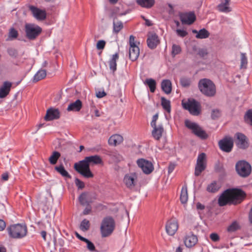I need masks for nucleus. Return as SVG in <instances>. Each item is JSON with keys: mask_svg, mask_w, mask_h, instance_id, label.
Instances as JSON below:
<instances>
[{"mask_svg": "<svg viewBox=\"0 0 252 252\" xmlns=\"http://www.w3.org/2000/svg\"><path fill=\"white\" fill-rule=\"evenodd\" d=\"M245 196L246 193L242 189H227L220 196L218 204L220 206H223L227 204L236 205L241 203Z\"/></svg>", "mask_w": 252, "mask_h": 252, "instance_id": "obj_1", "label": "nucleus"}, {"mask_svg": "<svg viewBox=\"0 0 252 252\" xmlns=\"http://www.w3.org/2000/svg\"><path fill=\"white\" fill-rule=\"evenodd\" d=\"M102 159L99 156L95 155L86 157L84 159L76 162L74 165L75 170L86 178H93L94 174L90 168V163L99 164Z\"/></svg>", "mask_w": 252, "mask_h": 252, "instance_id": "obj_2", "label": "nucleus"}, {"mask_svg": "<svg viewBox=\"0 0 252 252\" xmlns=\"http://www.w3.org/2000/svg\"><path fill=\"white\" fill-rule=\"evenodd\" d=\"M198 87L201 93L207 96L212 97L216 94V86L214 83L209 79H200L198 84Z\"/></svg>", "mask_w": 252, "mask_h": 252, "instance_id": "obj_3", "label": "nucleus"}, {"mask_svg": "<svg viewBox=\"0 0 252 252\" xmlns=\"http://www.w3.org/2000/svg\"><path fill=\"white\" fill-rule=\"evenodd\" d=\"M7 230L10 237L21 239L26 236L27 227L25 224H15L7 227Z\"/></svg>", "mask_w": 252, "mask_h": 252, "instance_id": "obj_4", "label": "nucleus"}, {"mask_svg": "<svg viewBox=\"0 0 252 252\" xmlns=\"http://www.w3.org/2000/svg\"><path fill=\"white\" fill-rule=\"evenodd\" d=\"M115 227V221L114 219L110 216H107L102 220L100 232L102 237H106L110 236L113 232Z\"/></svg>", "mask_w": 252, "mask_h": 252, "instance_id": "obj_5", "label": "nucleus"}, {"mask_svg": "<svg viewBox=\"0 0 252 252\" xmlns=\"http://www.w3.org/2000/svg\"><path fill=\"white\" fill-rule=\"evenodd\" d=\"M237 173L242 178H247L252 172L251 164L246 160H241L237 161L235 164Z\"/></svg>", "mask_w": 252, "mask_h": 252, "instance_id": "obj_6", "label": "nucleus"}, {"mask_svg": "<svg viewBox=\"0 0 252 252\" xmlns=\"http://www.w3.org/2000/svg\"><path fill=\"white\" fill-rule=\"evenodd\" d=\"M185 124L187 127L192 130V132L194 135L201 139H206L208 137V135L205 131L203 130L197 124L187 120L185 122Z\"/></svg>", "mask_w": 252, "mask_h": 252, "instance_id": "obj_7", "label": "nucleus"}, {"mask_svg": "<svg viewBox=\"0 0 252 252\" xmlns=\"http://www.w3.org/2000/svg\"><path fill=\"white\" fill-rule=\"evenodd\" d=\"M182 105L192 115L198 116L200 113V104L193 98L189 99L187 102H182Z\"/></svg>", "mask_w": 252, "mask_h": 252, "instance_id": "obj_8", "label": "nucleus"}, {"mask_svg": "<svg viewBox=\"0 0 252 252\" xmlns=\"http://www.w3.org/2000/svg\"><path fill=\"white\" fill-rule=\"evenodd\" d=\"M42 32V28L39 26L32 24L25 25L26 37L30 40L35 39Z\"/></svg>", "mask_w": 252, "mask_h": 252, "instance_id": "obj_9", "label": "nucleus"}, {"mask_svg": "<svg viewBox=\"0 0 252 252\" xmlns=\"http://www.w3.org/2000/svg\"><path fill=\"white\" fill-rule=\"evenodd\" d=\"M129 58L131 61L134 62L138 59L140 51L139 47L136 45L135 37L132 35L129 36Z\"/></svg>", "mask_w": 252, "mask_h": 252, "instance_id": "obj_10", "label": "nucleus"}, {"mask_svg": "<svg viewBox=\"0 0 252 252\" xmlns=\"http://www.w3.org/2000/svg\"><path fill=\"white\" fill-rule=\"evenodd\" d=\"M206 168V157L204 153L200 154L197 159L195 167L194 175L199 176Z\"/></svg>", "mask_w": 252, "mask_h": 252, "instance_id": "obj_11", "label": "nucleus"}, {"mask_svg": "<svg viewBox=\"0 0 252 252\" xmlns=\"http://www.w3.org/2000/svg\"><path fill=\"white\" fill-rule=\"evenodd\" d=\"M95 198V195L93 192H84L80 195L78 200L81 205L89 206Z\"/></svg>", "mask_w": 252, "mask_h": 252, "instance_id": "obj_12", "label": "nucleus"}, {"mask_svg": "<svg viewBox=\"0 0 252 252\" xmlns=\"http://www.w3.org/2000/svg\"><path fill=\"white\" fill-rule=\"evenodd\" d=\"M219 146L222 151L229 153L233 147V141L230 137H225L219 142Z\"/></svg>", "mask_w": 252, "mask_h": 252, "instance_id": "obj_13", "label": "nucleus"}, {"mask_svg": "<svg viewBox=\"0 0 252 252\" xmlns=\"http://www.w3.org/2000/svg\"><path fill=\"white\" fill-rule=\"evenodd\" d=\"M137 164L146 174L151 173L154 170V166L152 162L143 158L138 159Z\"/></svg>", "mask_w": 252, "mask_h": 252, "instance_id": "obj_14", "label": "nucleus"}, {"mask_svg": "<svg viewBox=\"0 0 252 252\" xmlns=\"http://www.w3.org/2000/svg\"><path fill=\"white\" fill-rule=\"evenodd\" d=\"M28 8L36 19L42 21L46 18V12L45 10L40 9L32 5H29Z\"/></svg>", "mask_w": 252, "mask_h": 252, "instance_id": "obj_15", "label": "nucleus"}, {"mask_svg": "<svg viewBox=\"0 0 252 252\" xmlns=\"http://www.w3.org/2000/svg\"><path fill=\"white\" fill-rule=\"evenodd\" d=\"M117 11L116 10L114 9V11L112 12L111 14L110 17L114 18L113 20V32L118 33L123 28V24L121 21H116V19H117V16L115 15V14H117L118 16H123L125 15L126 14V12L124 13H117Z\"/></svg>", "mask_w": 252, "mask_h": 252, "instance_id": "obj_16", "label": "nucleus"}, {"mask_svg": "<svg viewBox=\"0 0 252 252\" xmlns=\"http://www.w3.org/2000/svg\"><path fill=\"white\" fill-rule=\"evenodd\" d=\"M179 16L183 24L191 25L196 20V16L193 12L182 13L179 14Z\"/></svg>", "mask_w": 252, "mask_h": 252, "instance_id": "obj_17", "label": "nucleus"}, {"mask_svg": "<svg viewBox=\"0 0 252 252\" xmlns=\"http://www.w3.org/2000/svg\"><path fill=\"white\" fill-rule=\"evenodd\" d=\"M137 175L135 173L126 174L124 178V182L126 187L130 189H134L136 185Z\"/></svg>", "mask_w": 252, "mask_h": 252, "instance_id": "obj_18", "label": "nucleus"}, {"mask_svg": "<svg viewBox=\"0 0 252 252\" xmlns=\"http://www.w3.org/2000/svg\"><path fill=\"white\" fill-rule=\"evenodd\" d=\"M165 228L168 235L170 236L174 235L178 228L177 220L174 218L171 219L167 222Z\"/></svg>", "mask_w": 252, "mask_h": 252, "instance_id": "obj_19", "label": "nucleus"}, {"mask_svg": "<svg viewBox=\"0 0 252 252\" xmlns=\"http://www.w3.org/2000/svg\"><path fill=\"white\" fill-rule=\"evenodd\" d=\"M60 117V112L58 109L53 107L50 108L46 111L44 120L46 121H51L57 120Z\"/></svg>", "mask_w": 252, "mask_h": 252, "instance_id": "obj_20", "label": "nucleus"}, {"mask_svg": "<svg viewBox=\"0 0 252 252\" xmlns=\"http://www.w3.org/2000/svg\"><path fill=\"white\" fill-rule=\"evenodd\" d=\"M236 135L237 137L236 144L238 147L242 149H245L248 148L249 144L246 140V136L241 133H237Z\"/></svg>", "mask_w": 252, "mask_h": 252, "instance_id": "obj_21", "label": "nucleus"}, {"mask_svg": "<svg viewBox=\"0 0 252 252\" xmlns=\"http://www.w3.org/2000/svg\"><path fill=\"white\" fill-rule=\"evenodd\" d=\"M147 42L149 48L151 49H154L159 44L160 41L158 35L154 33L148 35Z\"/></svg>", "mask_w": 252, "mask_h": 252, "instance_id": "obj_22", "label": "nucleus"}, {"mask_svg": "<svg viewBox=\"0 0 252 252\" xmlns=\"http://www.w3.org/2000/svg\"><path fill=\"white\" fill-rule=\"evenodd\" d=\"M12 83L9 81H4L0 87V98L6 97L11 90Z\"/></svg>", "mask_w": 252, "mask_h": 252, "instance_id": "obj_23", "label": "nucleus"}, {"mask_svg": "<svg viewBox=\"0 0 252 252\" xmlns=\"http://www.w3.org/2000/svg\"><path fill=\"white\" fill-rule=\"evenodd\" d=\"M198 238L197 236L193 234H189L186 236L184 239V243L188 248L193 247L197 242Z\"/></svg>", "mask_w": 252, "mask_h": 252, "instance_id": "obj_24", "label": "nucleus"}, {"mask_svg": "<svg viewBox=\"0 0 252 252\" xmlns=\"http://www.w3.org/2000/svg\"><path fill=\"white\" fill-rule=\"evenodd\" d=\"M152 127L153 128V130L152 132V136L155 139L157 140H159L164 131L163 126L162 125H159Z\"/></svg>", "mask_w": 252, "mask_h": 252, "instance_id": "obj_25", "label": "nucleus"}, {"mask_svg": "<svg viewBox=\"0 0 252 252\" xmlns=\"http://www.w3.org/2000/svg\"><path fill=\"white\" fill-rule=\"evenodd\" d=\"M82 107V103L80 99H77L75 102L70 103L67 108V111L78 112Z\"/></svg>", "mask_w": 252, "mask_h": 252, "instance_id": "obj_26", "label": "nucleus"}, {"mask_svg": "<svg viewBox=\"0 0 252 252\" xmlns=\"http://www.w3.org/2000/svg\"><path fill=\"white\" fill-rule=\"evenodd\" d=\"M230 0H221L220 3L218 5V10L222 12L228 13L231 11L229 7Z\"/></svg>", "mask_w": 252, "mask_h": 252, "instance_id": "obj_27", "label": "nucleus"}, {"mask_svg": "<svg viewBox=\"0 0 252 252\" xmlns=\"http://www.w3.org/2000/svg\"><path fill=\"white\" fill-rule=\"evenodd\" d=\"M123 137L120 134L112 135L108 140V144L110 145L116 146L121 144L123 141Z\"/></svg>", "mask_w": 252, "mask_h": 252, "instance_id": "obj_28", "label": "nucleus"}, {"mask_svg": "<svg viewBox=\"0 0 252 252\" xmlns=\"http://www.w3.org/2000/svg\"><path fill=\"white\" fill-rule=\"evenodd\" d=\"M162 90L166 94H169L172 91L171 82L168 79L162 80L161 83Z\"/></svg>", "mask_w": 252, "mask_h": 252, "instance_id": "obj_29", "label": "nucleus"}, {"mask_svg": "<svg viewBox=\"0 0 252 252\" xmlns=\"http://www.w3.org/2000/svg\"><path fill=\"white\" fill-rule=\"evenodd\" d=\"M55 169L63 177L67 179H70L71 178L70 175L65 169L63 164H61L59 166H56L55 167Z\"/></svg>", "mask_w": 252, "mask_h": 252, "instance_id": "obj_30", "label": "nucleus"}, {"mask_svg": "<svg viewBox=\"0 0 252 252\" xmlns=\"http://www.w3.org/2000/svg\"><path fill=\"white\" fill-rule=\"evenodd\" d=\"M137 3L142 7L151 8L155 4V0H136Z\"/></svg>", "mask_w": 252, "mask_h": 252, "instance_id": "obj_31", "label": "nucleus"}, {"mask_svg": "<svg viewBox=\"0 0 252 252\" xmlns=\"http://www.w3.org/2000/svg\"><path fill=\"white\" fill-rule=\"evenodd\" d=\"M119 59V54L116 53L112 56V58L109 62V67L113 72H114L117 69V63L116 61Z\"/></svg>", "mask_w": 252, "mask_h": 252, "instance_id": "obj_32", "label": "nucleus"}, {"mask_svg": "<svg viewBox=\"0 0 252 252\" xmlns=\"http://www.w3.org/2000/svg\"><path fill=\"white\" fill-rule=\"evenodd\" d=\"M46 71L45 69H40L34 75L33 82H37L42 79H43L46 76Z\"/></svg>", "mask_w": 252, "mask_h": 252, "instance_id": "obj_33", "label": "nucleus"}, {"mask_svg": "<svg viewBox=\"0 0 252 252\" xmlns=\"http://www.w3.org/2000/svg\"><path fill=\"white\" fill-rule=\"evenodd\" d=\"M220 186L216 181H214L208 185L206 190L209 192L215 193L219 190Z\"/></svg>", "mask_w": 252, "mask_h": 252, "instance_id": "obj_34", "label": "nucleus"}, {"mask_svg": "<svg viewBox=\"0 0 252 252\" xmlns=\"http://www.w3.org/2000/svg\"><path fill=\"white\" fill-rule=\"evenodd\" d=\"M144 84L147 85L150 88L151 92L154 93L156 89V82L152 78L146 79Z\"/></svg>", "mask_w": 252, "mask_h": 252, "instance_id": "obj_35", "label": "nucleus"}, {"mask_svg": "<svg viewBox=\"0 0 252 252\" xmlns=\"http://www.w3.org/2000/svg\"><path fill=\"white\" fill-rule=\"evenodd\" d=\"M188 199V194L187 187L186 186L183 187L180 194V201L182 204L187 203Z\"/></svg>", "mask_w": 252, "mask_h": 252, "instance_id": "obj_36", "label": "nucleus"}, {"mask_svg": "<svg viewBox=\"0 0 252 252\" xmlns=\"http://www.w3.org/2000/svg\"><path fill=\"white\" fill-rule=\"evenodd\" d=\"M161 104L162 108L167 112L170 113L171 111L170 101L166 99L165 97L161 98Z\"/></svg>", "mask_w": 252, "mask_h": 252, "instance_id": "obj_37", "label": "nucleus"}, {"mask_svg": "<svg viewBox=\"0 0 252 252\" xmlns=\"http://www.w3.org/2000/svg\"><path fill=\"white\" fill-rule=\"evenodd\" d=\"M60 157L61 154L59 152L54 151L49 157V161L51 164L54 165L57 163Z\"/></svg>", "mask_w": 252, "mask_h": 252, "instance_id": "obj_38", "label": "nucleus"}, {"mask_svg": "<svg viewBox=\"0 0 252 252\" xmlns=\"http://www.w3.org/2000/svg\"><path fill=\"white\" fill-rule=\"evenodd\" d=\"M210 33L205 29H201L198 31L195 37L198 39H204L209 37Z\"/></svg>", "mask_w": 252, "mask_h": 252, "instance_id": "obj_39", "label": "nucleus"}, {"mask_svg": "<svg viewBox=\"0 0 252 252\" xmlns=\"http://www.w3.org/2000/svg\"><path fill=\"white\" fill-rule=\"evenodd\" d=\"M180 82L183 87L188 88L190 86L191 81L190 78L182 77L180 78Z\"/></svg>", "mask_w": 252, "mask_h": 252, "instance_id": "obj_40", "label": "nucleus"}, {"mask_svg": "<svg viewBox=\"0 0 252 252\" xmlns=\"http://www.w3.org/2000/svg\"><path fill=\"white\" fill-rule=\"evenodd\" d=\"M244 119L246 123L252 126V109H249L247 111Z\"/></svg>", "mask_w": 252, "mask_h": 252, "instance_id": "obj_41", "label": "nucleus"}, {"mask_svg": "<svg viewBox=\"0 0 252 252\" xmlns=\"http://www.w3.org/2000/svg\"><path fill=\"white\" fill-rule=\"evenodd\" d=\"M90 226V221L86 219H84L80 223V228L81 230L86 231L89 230Z\"/></svg>", "mask_w": 252, "mask_h": 252, "instance_id": "obj_42", "label": "nucleus"}, {"mask_svg": "<svg viewBox=\"0 0 252 252\" xmlns=\"http://www.w3.org/2000/svg\"><path fill=\"white\" fill-rule=\"evenodd\" d=\"M7 52L11 57L13 58H16L18 56V51L13 47H8L7 49Z\"/></svg>", "mask_w": 252, "mask_h": 252, "instance_id": "obj_43", "label": "nucleus"}, {"mask_svg": "<svg viewBox=\"0 0 252 252\" xmlns=\"http://www.w3.org/2000/svg\"><path fill=\"white\" fill-rule=\"evenodd\" d=\"M181 51V48L179 45L173 44L172 46V56L175 57L176 55L180 54Z\"/></svg>", "mask_w": 252, "mask_h": 252, "instance_id": "obj_44", "label": "nucleus"}, {"mask_svg": "<svg viewBox=\"0 0 252 252\" xmlns=\"http://www.w3.org/2000/svg\"><path fill=\"white\" fill-rule=\"evenodd\" d=\"M248 63V60L245 53L241 54V68H246Z\"/></svg>", "mask_w": 252, "mask_h": 252, "instance_id": "obj_45", "label": "nucleus"}, {"mask_svg": "<svg viewBox=\"0 0 252 252\" xmlns=\"http://www.w3.org/2000/svg\"><path fill=\"white\" fill-rule=\"evenodd\" d=\"M18 35V32L15 29L12 28L10 29L8 33V37L10 39L12 40L13 39H15L17 37Z\"/></svg>", "mask_w": 252, "mask_h": 252, "instance_id": "obj_46", "label": "nucleus"}, {"mask_svg": "<svg viewBox=\"0 0 252 252\" xmlns=\"http://www.w3.org/2000/svg\"><path fill=\"white\" fill-rule=\"evenodd\" d=\"M112 158L115 161V162H119L121 160H123V156L120 155V154L114 152L111 155Z\"/></svg>", "mask_w": 252, "mask_h": 252, "instance_id": "obj_47", "label": "nucleus"}, {"mask_svg": "<svg viewBox=\"0 0 252 252\" xmlns=\"http://www.w3.org/2000/svg\"><path fill=\"white\" fill-rule=\"evenodd\" d=\"M239 228V225L237 222H232L228 227L227 231L229 232H232L236 231Z\"/></svg>", "mask_w": 252, "mask_h": 252, "instance_id": "obj_48", "label": "nucleus"}, {"mask_svg": "<svg viewBox=\"0 0 252 252\" xmlns=\"http://www.w3.org/2000/svg\"><path fill=\"white\" fill-rule=\"evenodd\" d=\"M85 242L87 244L88 249L91 252L95 251V248L94 244L88 239H86Z\"/></svg>", "mask_w": 252, "mask_h": 252, "instance_id": "obj_49", "label": "nucleus"}, {"mask_svg": "<svg viewBox=\"0 0 252 252\" xmlns=\"http://www.w3.org/2000/svg\"><path fill=\"white\" fill-rule=\"evenodd\" d=\"M197 54L201 58H204L205 57L207 56V55L208 54V53L207 49L201 48V49H198Z\"/></svg>", "mask_w": 252, "mask_h": 252, "instance_id": "obj_50", "label": "nucleus"}, {"mask_svg": "<svg viewBox=\"0 0 252 252\" xmlns=\"http://www.w3.org/2000/svg\"><path fill=\"white\" fill-rule=\"evenodd\" d=\"M75 184L79 189H82L84 188L85 184L83 182L79 180L78 178H75Z\"/></svg>", "mask_w": 252, "mask_h": 252, "instance_id": "obj_51", "label": "nucleus"}, {"mask_svg": "<svg viewBox=\"0 0 252 252\" xmlns=\"http://www.w3.org/2000/svg\"><path fill=\"white\" fill-rule=\"evenodd\" d=\"M220 116V112L219 110H213L211 114V118L213 120H215L219 118Z\"/></svg>", "mask_w": 252, "mask_h": 252, "instance_id": "obj_52", "label": "nucleus"}, {"mask_svg": "<svg viewBox=\"0 0 252 252\" xmlns=\"http://www.w3.org/2000/svg\"><path fill=\"white\" fill-rule=\"evenodd\" d=\"M105 45V41L104 40H99L96 44V48L98 50L103 49Z\"/></svg>", "mask_w": 252, "mask_h": 252, "instance_id": "obj_53", "label": "nucleus"}, {"mask_svg": "<svg viewBox=\"0 0 252 252\" xmlns=\"http://www.w3.org/2000/svg\"><path fill=\"white\" fill-rule=\"evenodd\" d=\"M176 32L178 35L182 37H184L188 34V32L186 31L180 29H177Z\"/></svg>", "mask_w": 252, "mask_h": 252, "instance_id": "obj_54", "label": "nucleus"}, {"mask_svg": "<svg viewBox=\"0 0 252 252\" xmlns=\"http://www.w3.org/2000/svg\"><path fill=\"white\" fill-rule=\"evenodd\" d=\"M210 237L214 242H217L220 240L219 236L216 233H211L210 235Z\"/></svg>", "mask_w": 252, "mask_h": 252, "instance_id": "obj_55", "label": "nucleus"}, {"mask_svg": "<svg viewBox=\"0 0 252 252\" xmlns=\"http://www.w3.org/2000/svg\"><path fill=\"white\" fill-rule=\"evenodd\" d=\"M158 119V114L157 113L153 116L152 121L151 123V126H155L156 125V121Z\"/></svg>", "mask_w": 252, "mask_h": 252, "instance_id": "obj_56", "label": "nucleus"}, {"mask_svg": "<svg viewBox=\"0 0 252 252\" xmlns=\"http://www.w3.org/2000/svg\"><path fill=\"white\" fill-rule=\"evenodd\" d=\"M106 95V93L104 91H98L96 92V96L98 98H102Z\"/></svg>", "mask_w": 252, "mask_h": 252, "instance_id": "obj_57", "label": "nucleus"}, {"mask_svg": "<svg viewBox=\"0 0 252 252\" xmlns=\"http://www.w3.org/2000/svg\"><path fill=\"white\" fill-rule=\"evenodd\" d=\"M92 210V207L90 205L89 206H86V208L84 210L83 212V214L84 215H86L90 213Z\"/></svg>", "mask_w": 252, "mask_h": 252, "instance_id": "obj_58", "label": "nucleus"}, {"mask_svg": "<svg viewBox=\"0 0 252 252\" xmlns=\"http://www.w3.org/2000/svg\"><path fill=\"white\" fill-rule=\"evenodd\" d=\"M6 226V224L4 221L2 220H0V231L4 229Z\"/></svg>", "mask_w": 252, "mask_h": 252, "instance_id": "obj_59", "label": "nucleus"}, {"mask_svg": "<svg viewBox=\"0 0 252 252\" xmlns=\"http://www.w3.org/2000/svg\"><path fill=\"white\" fill-rule=\"evenodd\" d=\"M9 175L7 172H5L1 175V180L6 181L8 180Z\"/></svg>", "mask_w": 252, "mask_h": 252, "instance_id": "obj_60", "label": "nucleus"}, {"mask_svg": "<svg viewBox=\"0 0 252 252\" xmlns=\"http://www.w3.org/2000/svg\"><path fill=\"white\" fill-rule=\"evenodd\" d=\"M175 167V164L171 163L168 166V173H171L174 170Z\"/></svg>", "mask_w": 252, "mask_h": 252, "instance_id": "obj_61", "label": "nucleus"}, {"mask_svg": "<svg viewBox=\"0 0 252 252\" xmlns=\"http://www.w3.org/2000/svg\"><path fill=\"white\" fill-rule=\"evenodd\" d=\"M196 208L198 210H202L205 208V206L200 203L198 202L196 204Z\"/></svg>", "mask_w": 252, "mask_h": 252, "instance_id": "obj_62", "label": "nucleus"}, {"mask_svg": "<svg viewBox=\"0 0 252 252\" xmlns=\"http://www.w3.org/2000/svg\"><path fill=\"white\" fill-rule=\"evenodd\" d=\"M60 246L63 247L64 245V240L62 238H60L56 241Z\"/></svg>", "mask_w": 252, "mask_h": 252, "instance_id": "obj_63", "label": "nucleus"}, {"mask_svg": "<svg viewBox=\"0 0 252 252\" xmlns=\"http://www.w3.org/2000/svg\"><path fill=\"white\" fill-rule=\"evenodd\" d=\"M75 235H76V236L79 239H80V240L83 241V242H85V241H86V240L87 239V238H84L82 236H81L80 235H79L77 232H76L75 233Z\"/></svg>", "mask_w": 252, "mask_h": 252, "instance_id": "obj_64", "label": "nucleus"}]
</instances>
